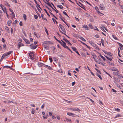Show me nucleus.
I'll return each instance as SVG.
<instances>
[{"mask_svg":"<svg viewBox=\"0 0 123 123\" xmlns=\"http://www.w3.org/2000/svg\"><path fill=\"white\" fill-rule=\"evenodd\" d=\"M79 3H80V5H79L82 8L84 9V8H85V7H84V5H83L82 4L80 3V2H79Z\"/></svg>","mask_w":123,"mask_h":123,"instance_id":"f3484780","label":"nucleus"},{"mask_svg":"<svg viewBox=\"0 0 123 123\" xmlns=\"http://www.w3.org/2000/svg\"><path fill=\"white\" fill-rule=\"evenodd\" d=\"M4 11H5V13H6L7 15L8 16V15L7 12V10L6 7L5 6H4Z\"/></svg>","mask_w":123,"mask_h":123,"instance_id":"a878e982","label":"nucleus"},{"mask_svg":"<svg viewBox=\"0 0 123 123\" xmlns=\"http://www.w3.org/2000/svg\"><path fill=\"white\" fill-rule=\"evenodd\" d=\"M44 28H45V32L46 33L47 35H48V31H47V29H46V27H45Z\"/></svg>","mask_w":123,"mask_h":123,"instance_id":"c03bdc74","label":"nucleus"},{"mask_svg":"<svg viewBox=\"0 0 123 123\" xmlns=\"http://www.w3.org/2000/svg\"><path fill=\"white\" fill-rule=\"evenodd\" d=\"M44 10L45 11V12L47 13V14L48 15L49 17L50 15L48 13V12H47V10L46 9H44Z\"/></svg>","mask_w":123,"mask_h":123,"instance_id":"ea45409f","label":"nucleus"},{"mask_svg":"<svg viewBox=\"0 0 123 123\" xmlns=\"http://www.w3.org/2000/svg\"><path fill=\"white\" fill-rule=\"evenodd\" d=\"M9 10L10 12H12V13H13V10L12 9H11V8H9Z\"/></svg>","mask_w":123,"mask_h":123,"instance_id":"e2e57ef3","label":"nucleus"},{"mask_svg":"<svg viewBox=\"0 0 123 123\" xmlns=\"http://www.w3.org/2000/svg\"><path fill=\"white\" fill-rule=\"evenodd\" d=\"M113 72V73L114 74L116 75H119V74L118 73V72Z\"/></svg>","mask_w":123,"mask_h":123,"instance_id":"f704fd0d","label":"nucleus"},{"mask_svg":"<svg viewBox=\"0 0 123 123\" xmlns=\"http://www.w3.org/2000/svg\"><path fill=\"white\" fill-rule=\"evenodd\" d=\"M35 110L34 109H32L31 111V113L32 114H34V113L35 112Z\"/></svg>","mask_w":123,"mask_h":123,"instance_id":"a19ab883","label":"nucleus"},{"mask_svg":"<svg viewBox=\"0 0 123 123\" xmlns=\"http://www.w3.org/2000/svg\"><path fill=\"white\" fill-rule=\"evenodd\" d=\"M92 56L93 57V59H95V58H96V59H97V56H96V55H92Z\"/></svg>","mask_w":123,"mask_h":123,"instance_id":"49530a36","label":"nucleus"},{"mask_svg":"<svg viewBox=\"0 0 123 123\" xmlns=\"http://www.w3.org/2000/svg\"><path fill=\"white\" fill-rule=\"evenodd\" d=\"M101 42L102 43V45L103 46H104V41L103 39H101Z\"/></svg>","mask_w":123,"mask_h":123,"instance_id":"72a5a7b5","label":"nucleus"},{"mask_svg":"<svg viewBox=\"0 0 123 123\" xmlns=\"http://www.w3.org/2000/svg\"><path fill=\"white\" fill-rule=\"evenodd\" d=\"M44 67H45L47 68L48 69L50 70H52L53 69L52 68L49 66L46 65H45Z\"/></svg>","mask_w":123,"mask_h":123,"instance_id":"9b49d317","label":"nucleus"},{"mask_svg":"<svg viewBox=\"0 0 123 123\" xmlns=\"http://www.w3.org/2000/svg\"><path fill=\"white\" fill-rule=\"evenodd\" d=\"M8 55L7 52L6 53H4L3 54V57H4L5 56H7Z\"/></svg>","mask_w":123,"mask_h":123,"instance_id":"79ce46f5","label":"nucleus"},{"mask_svg":"<svg viewBox=\"0 0 123 123\" xmlns=\"http://www.w3.org/2000/svg\"><path fill=\"white\" fill-rule=\"evenodd\" d=\"M119 48H120V49L121 50H123V46L122 44H121V45H119Z\"/></svg>","mask_w":123,"mask_h":123,"instance_id":"58836bf2","label":"nucleus"},{"mask_svg":"<svg viewBox=\"0 0 123 123\" xmlns=\"http://www.w3.org/2000/svg\"><path fill=\"white\" fill-rule=\"evenodd\" d=\"M118 55L119 56L121 57V56L120 54V53L119 49V48H118Z\"/></svg>","mask_w":123,"mask_h":123,"instance_id":"37998d69","label":"nucleus"},{"mask_svg":"<svg viewBox=\"0 0 123 123\" xmlns=\"http://www.w3.org/2000/svg\"><path fill=\"white\" fill-rule=\"evenodd\" d=\"M57 6L61 9H62L63 8L62 6L61 5H59Z\"/></svg>","mask_w":123,"mask_h":123,"instance_id":"e433bc0d","label":"nucleus"},{"mask_svg":"<svg viewBox=\"0 0 123 123\" xmlns=\"http://www.w3.org/2000/svg\"><path fill=\"white\" fill-rule=\"evenodd\" d=\"M24 45L22 43L20 44L19 43H18V49H19L20 47L21 46H24Z\"/></svg>","mask_w":123,"mask_h":123,"instance_id":"4468645a","label":"nucleus"},{"mask_svg":"<svg viewBox=\"0 0 123 123\" xmlns=\"http://www.w3.org/2000/svg\"><path fill=\"white\" fill-rule=\"evenodd\" d=\"M67 114L69 116L74 117H75V116L76 115L75 114L70 112H68L67 113Z\"/></svg>","mask_w":123,"mask_h":123,"instance_id":"423d86ee","label":"nucleus"},{"mask_svg":"<svg viewBox=\"0 0 123 123\" xmlns=\"http://www.w3.org/2000/svg\"><path fill=\"white\" fill-rule=\"evenodd\" d=\"M59 26L60 27L63 32H66L65 30L63 25L61 24H59Z\"/></svg>","mask_w":123,"mask_h":123,"instance_id":"f03ea898","label":"nucleus"},{"mask_svg":"<svg viewBox=\"0 0 123 123\" xmlns=\"http://www.w3.org/2000/svg\"><path fill=\"white\" fill-rule=\"evenodd\" d=\"M114 79L115 80V81H114V82L115 83H116L115 81L118 82H120V80L117 77H114Z\"/></svg>","mask_w":123,"mask_h":123,"instance_id":"20e7f679","label":"nucleus"},{"mask_svg":"<svg viewBox=\"0 0 123 123\" xmlns=\"http://www.w3.org/2000/svg\"><path fill=\"white\" fill-rule=\"evenodd\" d=\"M98 58H97V59L95 58V59H94L95 61L96 62H97L98 63L100 64V63H99V62H98Z\"/></svg>","mask_w":123,"mask_h":123,"instance_id":"c9c22d12","label":"nucleus"},{"mask_svg":"<svg viewBox=\"0 0 123 123\" xmlns=\"http://www.w3.org/2000/svg\"><path fill=\"white\" fill-rule=\"evenodd\" d=\"M97 76L101 80H102V78L101 76L98 73H97Z\"/></svg>","mask_w":123,"mask_h":123,"instance_id":"c85d7f7f","label":"nucleus"},{"mask_svg":"<svg viewBox=\"0 0 123 123\" xmlns=\"http://www.w3.org/2000/svg\"><path fill=\"white\" fill-rule=\"evenodd\" d=\"M52 20L53 21V22H54V23H55V22L56 21V20L54 18H52Z\"/></svg>","mask_w":123,"mask_h":123,"instance_id":"680f3d73","label":"nucleus"},{"mask_svg":"<svg viewBox=\"0 0 123 123\" xmlns=\"http://www.w3.org/2000/svg\"><path fill=\"white\" fill-rule=\"evenodd\" d=\"M0 6L2 10H3V11L4 13H5V11H4V6L3 5H2L0 4Z\"/></svg>","mask_w":123,"mask_h":123,"instance_id":"5701e85b","label":"nucleus"},{"mask_svg":"<svg viewBox=\"0 0 123 123\" xmlns=\"http://www.w3.org/2000/svg\"><path fill=\"white\" fill-rule=\"evenodd\" d=\"M71 48L76 53L77 52H78L77 49L75 47H71Z\"/></svg>","mask_w":123,"mask_h":123,"instance_id":"dca6fc26","label":"nucleus"},{"mask_svg":"<svg viewBox=\"0 0 123 123\" xmlns=\"http://www.w3.org/2000/svg\"><path fill=\"white\" fill-rule=\"evenodd\" d=\"M17 22H18V21L16 20H15V21H14V22L13 23L14 24V26H16V24L17 23Z\"/></svg>","mask_w":123,"mask_h":123,"instance_id":"4c0bfd02","label":"nucleus"},{"mask_svg":"<svg viewBox=\"0 0 123 123\" xmlns=\"http://www.w3.org/2000/svg\"><path fill=\"white\" fill-rule=\"evenodd\" d=\"M66 120L67 121V122H71V119H67V118H66Z\"/></svg>","mask_w":123,"mask_h":123,"instance_id":"5fc2aeb1","label":"nucleus"},{"mask_svg":"<svg viewBox=\"0 0 123 123\" xmlns=\"http://www.w3.org/2000/svg\"><path fill=\"white\" fill-rule=\"evenodd\" d=\"M2 12L0 10V18L1 19V17L3 16Z\"/></svg>","mask_w":123,"mask_h":123,"instance_id":"7c9ffc66","label":"nucleus"},{"mask_svg":"<svg viewBox=\"0 0 123 123\" xmlns=\"http://www.w3.org/2000/svg\"><path fill=\"white\" fill-rule=\"evenodd\" d=\"M12 22L11 20L8 21L7 22V24L8 26L11 25Z\"/></svg>","mask_w":123,"mask_h":123,"instance_id":"a211bd4d","label":"nucleus"},{"mask_svg":"<svg viewBox=\"0 0 123 123\" xmlns=\"http://www.w3.org/2000/svg\"><path fill=\"white\" fill-rule=\"evenodd\" d=\"M43 64L41 62H38V66L40 67H42L43 66Z\"/></svg>","mask_w":123,"mask_h":123,"instance_id":"6ab92c4d","label":"nucleus"},{"mask_svg":"<svg viewBox=\"0 0 123 123\" xmlns=\"http://www.w3.org/2000/svg\"><path fill=\"white\" fill-rule=\"evenodd\" d=\"M89 27L91 29H93L94 28L93 27L92 25V24H89Z\"/></svg>","mask_w":123,"mask_h":123,"instance_id":"2f4dec72","label":"nucleus"},{"mask_svg":"<svg viewBox=\"0 0 123 123\" xmlns=\"http://www.w3.org/2000/svg\"><path fill=\"white\" fill-rule=\"evenodd\" d=\"M112 36L113 37V38L114 39H117V38L114 35H112Z\"/></svg>","mask_w":123,"mask_h":123,"instance_id":"bf43d9fd","label":"nucleus"},{"mask_svg":"<svg viewBox=\"0 0 123 123\" xmlns=\"http://www.w3.org/2000/svg\"><path fill=\"white\" fill-rule=\"evenodd\" d=\"M94 47L97 50H99V48L96 45V47Z\"/></svg>","mask_w":123,"mask_h":123,"instance_id":"8fccbe9b","label":"nucleus"},{"mask_svg":"<svg viewBox=\"0 0 123 123\" xmlns=\"http://www.w3.org/2000/svg\"><path fill=\"white\" fill-rule=\"evenodd\" d=\"M13 52V51H9V52H7L8 55H10V54L12 53Z\"/></svg>","mask_w":123,"mask_h":123,"instance_id":"a18cd8bd","label":"nucleus"},{"mask_svg":"<svg viewBox=\"0 0 123 123\" xmlns=\"http://www.w3.org/2000/svg\"><path fill=\"white\" fill-rule=\"evenodd\" d=\"M99 35H98L96 34L95 36V37L97 38H98L99 37Z\"/></svg>","mask_w":123,"mask_h":123,"instance_id":"052dcab7","label":"nucleus"},{"mask_svg":"<svg viewBox=\"0 0 123 123\" xmlns=\"http://www.w3.org/2000/svg\"><path fill=\"white\" fill-rule=\"evenodd\" d=\"M34 34L37 38H40V36L39 35H37L35 32H34Z\"/></svg>","mask_w":123,"mask_h":123,"instance_id":"4be33fe9","label":"nucleus"},{"mask_svg":"<svg viewBox=\"0 0 123 123\" xmlns=\"http://www.w3.org/2000/svg\"><path fill=\"white\" fill-rule=\"evenodd\" d=\"M111 70L112 71H116L118 72H119V71L118 69H117L116 68H115L114 67L111 68Z\"/></svg>","mask_w":123,"mask_h":123,"instance_id":"f8f14e48","label":"nucleus"},{"mask_svg":"<svg viewBox=\"0 0 123 123\" xmlns=\"http://www.w3.org/2000/svg\"><path fill=\"white\" fill-rule=\"evenodd\" d=\"M100 9L101 10H104L105 9V7L103 4H100L99 6Z\"/></svg>","mask_w":123,"mask_h":123,"instance_id":"7ed1b4c3","label":"nucleus"},{"mask_svg":"<svg viewBox=\"0 0 123 123\" xmlns=\"http://www.w3.org/2000/svg\"><path fill=\"white\" fill-rule=\"evenodd\" d=\"M45 6L49 10V11L50 12H52V11L51 10V9H50L47 6Z\"/></svg>","mask_w":123,"mask_h":123,"instance_id":"603ef678","label":"nucleus"},{"mask_svg":"<svg viewBox=\"0 0 123 123\" xmlns=\"http://www.w3.org/2000/svg\"><path fill=\"white\" fill-rule=\"evenodd\" d=\"M70 109L71 110H72L74 111H76V109L75 108L73 109V108H70Z\"/></svg>","mask_w":123,"mask_h":123,"instance_id":"13d9d810","label":"nucleus"},{"mask_svg":"<svg viewBox=\"0 0 123 123\" xmlns=\"http://www.w3.org/2000/svg\"><path fill=\"white\" fill-rule=\"evenodd\" d=\"M83 27L86 30H88L89 29V28L86 25H84Z\"/></svg>","mask_w":123,"mask_h":123,"instance_id":"6e6552de","label":"nucleus"},{"mask_svg":"<svg viewBox=\"0 0 123 123\" xmlns=\"http://www.w3.org/2000/svg\"><path fill=\"white\" fill-rule=\"evenodd\" d=\"M108 55H109L108 56L110 57V58H109L107 56H106L105 55V56L107 58V59L109 60L110 61H111L112 60V59L111 58V57H112V56L111 55H110L109 54Z\"/></svg>","mask_w":123,"mask_h":123,"instance_id":"39448f33","label":"nucleus"},{"mask_svg":"<svg viewBox=\"0 0 123 123\" xmlns=\"http://www.w3.org/2000/svg\"><path fill=\"white\" fill-rule=\"evenodd\" d=\"M34 18L35 19H37V18H38V16H37V15H34Z\"/></svg>","mask_w":123,"mask_h":123,"instance_id":"864d4df0","label":"nucleus"},{"mask_svg":"<svg viewBox=\"0 0 123 123\" xmlns=\"http://www.w3.org/2000/svg\"><path fill=\"white\" fill-rule=\"evenodd\" d=\"M121 115L120 114H117L115 117V118H116L117 117H121Z\"/></svg>","mask_w":123,"mask_h":123,"instance_id":"09e8293b","label":"nucleus"},{"mask_svg":"<svg viewBox=\"0 0 123 123\" xmlns=\"http://www.w3.org/2000/svg\"><path fill=\"white\" fill-rule=\"evenodd\" d=\"M43 1L47 5H48L50 7L51 6V5L50 4V3H49V2L48 3H47L46 2H45V1L44 0H43Z\"/></svg>","mask_w":123,"mask_h":123,"instance_id":"473e14b6","label":"nucleus"},{"mask_svg":"<svg viewBox=\"0 0 123 123\" xmlns=\"http://www.w3.org/2000/svg\"><path fill=\"white\" fill-rule=\"evenodd\" d=\"M44 15L43 14H42L41 15V17L44 20H45L46 21H48L47 20V19L45 18H44L43 17Z\"/></svg>","mask_w":123,"mask_h":123,"instance_id":"412c9836","label":"nucleus"},{"mask_svg":"<svg viewBox=\"0 0 123 123\" xmlns=\"http://www.w3.org/2000/svg\"><path fill=\"white\" fill-rule=\"evenodd\" d=\"M95 69L97 71V72H98L100 74H101V73L100 70H98V69H97L96 68H95Z\"/></svg>","mask_w":123,"mask_h":123,"instance_id":"de8ad7c7","label":"nucleus"},{"mask_svg":"<svg viewBox=\"0 0 123 123\" xmlns=\"http://www.w3.org/2000/svg\"><path fill=\"white\" fill-rule=\"evenodd\" d=\"M63 14H64L66 15L68 17V15H67V13H66V12H65L63 11Z\"/></svg>","mask_w":123,"mask_h":123,"instance_id":"6e6d98bb","label":"nucleus"},{"mask_svg":"<svg viewBox=\"0 0 123 123\" xmlns=\"http://www.w3.org/2000/svg\"><path fill=\"white\" fill-rule=\"evenodd\" d=\"M60 17H59L61 19V20L62 21H63L66 24V23L63 20V19H65L64 18H63V17H62V16L61 15V14H60Z\"/></svg>","mask_w":123,"mask_h":123,"instance_id":"ddd939ff","label":"nucleus"},{"mask_svg":"<svg viewBox=\"0 0 123 123\" xmlns=\"http://www.w3.org/2000/svg\"><path fill=\"white\" fill-rule=\"evenodd\" d=\"M34 54L33 52H30L29 54V56L31 59L32 60L34 59Z\"/></svg>","mask_w":123,"mask_h":123,"instance_id":"f257e3e1","label":"nucleus"},{"mask_svg":"<svg viewBox=\"0 0 123 123\" xmlns=\"http://www.w3.org/2000/svg\"><path fill=\"white\" fill-rule=\"evenodd\" d=\"M77 37H79V38H80V39L82 40L83 41L86 42V40L83 37H81V36H78Z\"/></svg>","mask_w":123,"mask_h":123,"instance_id":"2eb2a0df","label":"nucleus"},{"mask_svg":"<svg viewBox=\"0 0 123 123\" xmlns=\"http://www.w3.org/2000/svg\"><path fill=\"white\" fill-rule=\"evenodd\" d=\"M30 42H33V40L32 38H30Z\"/></svg>","mask_w":123,"mask_h":123,"instance_id":"774afa93","label":"nucleus"},{"mask_svg":"<svg viewBox=\"0 0 123 123\" xmlns=\"http://www.w3.org/2000/svg\"><path fill=\"white\" fill-rule=\"evenodd\" d=\"M23 17L24 19V20H26V15L25 14H23Z\"/></svg>","mask_w":123,"mask_h":123,"instance_id":"cd10ccee","label":"nucleus"},{"mask_svg":"<svg viewBox=\"0 0 123 123\" xmlns=\"http://www.w3.org/2000/svg\"><path fill=\"white\" fill-rule=\"evenodd\" d=\"M3 68H9L10 69H11L12 68L11 67H10V66H3Z\"/></svg>","mask_w":123,"mask_h":123,"instance_id":"b1692460","label":"nucleus"},{"mask_svg":"<svg viewBox=\"0 0 123 123\" xmlns=\"http://www.w3.org/2000/svg\"><path fill=\"white\" fill-rule=\"evenodd\" d=\"M12 16L13 17V18H14L15 17V14H14V13L13 12V13H12Z\"/></svg>","mask_w":123,"mask_h":123,"instance_id":"4d7b16f0","label":"nucleus"},{"mask_svg":"<svg viewBox=\"0 0 123 123\" xmlns=\"http://www.w3.org/2000/svg\"><path fill=\"white\" fill-rule=\"evenodd\" d=\"M61 41L63 43L62 46H63L64 48L67 49V47H68L66 46V43L64 41H63L62 40H61Z\"/></svg>","mask_w":123,"mask_h":123,"instance_id":"0eeeda50","label":"nucleus"},{"mask_svg":"<svg viewBox=\"0 0 123 123\" xmlns=\"http://www.w3.org/2000/svg\"><path fill=\"white\" fill-rule=\"evenodd\" d=\"M24 39L26 44H30V42L29 40L26 39Z\"/></svg>","mask_w":123,"mask_h":123,"instance_id":"1a4fd4ad","label":"nucleus"},{"mask_svg":"<svg viewBox=\"0 0 123 123\" xmlns=\"http://www.w3.org/2000/svg\"><path fill=\"white\" fill-rule=\"evenodd\" d=\"M56 117L58 120H60V117L58 116H57Z\"/></svg>","mask_w":123,"mask_h":123,"instance_id":"0e129e2a","label":"nucleus"},{"mask_svg":"<svg viewBox=\"0 0 123 123\" xmlns=\"http://www.w3.org/2000/svg\"><path fill=\"white\" fill-rule=\"evenodd\" d=\"M50 42L49 41H46L44 42V43L45 44H50Z\"/></svg>","mask_w":123,"mask_h":123,"instance_id":"393cba45","label":"nucleus"},{"mask_svg":"<svg viewBox=\"0 0 123 123\" xmlns=\"http://www.w3.org/2000/svg\"><path fill=\"white\" fill-rule=\"evenodd\" d=\"M19 25L20 26H23V24H22V22H21V21H20V23H19Z\"/></svg>","mask_w":123,"mask_h":123,"instance_id":"69168bd1","label":"nucleus"},{"mask_svg":"<svg viewBox=\"0 0 123 123\" xmlns=\"http://www.w3.org/2000/svg\"><path fill=\"white\" fill-rule=\"evenodd\" d=\"M5 29L7 30V31L8 32H9V28L7 27V26H5Z\"/></svg>","mask_w":123,"mask_h":123,"instance_id":"bb28decb","label":"nucleus"},{"mask_svg":"<svg viewBox=\"0 0 123 123\" xmlns=\"http://www.w3.org/2000/svg\"><path fill=\"white\" fill-rule=\"evenodd\" d=\"M67 49H68V50L71 53H73L72 52V51L70 50V49L68 47H67Z\"/></svg>","mask_w":123,"mask_h":123,"instance_id":"338daca9","label":"nucleus"},{"mask_svg":"<svg viewBox=\"0 0 123 123\" xmlns=\"http://www.w3.org/2000/svg\"><path fill=\"white\" fill-rule=\"evenodd\" d=\"M49 59L50 60V62L51 63L53 61L52 58L51 57H49Z\"/></svg>","mask_w":123,"mask_h":123,"instance_id":"3c124183","label":"nucleus"},{"mask_svg":"<svg viewBox=\"0 0 123 123\" xmlns=\"http://www.w3.org/2000/svg\"><path fill=\"white\" fill-rule=\"evenodd\" d=\"M37 45H36V46L33 45L31 47H30V48L31 49H36V48L37 47Z\"/></svg>","mask_w":123,"mask_h":123,"instance_id":"9d476101","label":"nucleus"},{"mask_svg":"<svg viewBox=\"0 0 123 123\" xmlns=\"http://www.w3.org/2000/svg\"><path fill=\"white\" fill-rule=\"evenodd\" d=\"M44 48L46 50H49V47L47 46H44Z\"/></svg>","mask_w":123,"mask_h":123,"instance_id":"c756f323","label":"nucleus"},{"mask_svg":"<svg viewBox=\"0 0 123 123\" xmlns=\"http://www.w3.org/2000/svg\"><path fill=\"white\" fill-rule=\"evenodd\" d=\"M98 54L102 58L103 60L104 61H105L106 60L105 58L104 57H103L102 55H101L100 53H98Z\"/></svg>","mask_w":123,"mask_h":123,"instance_id":"aec40b11","label":"nucleus"}]
</instances>
